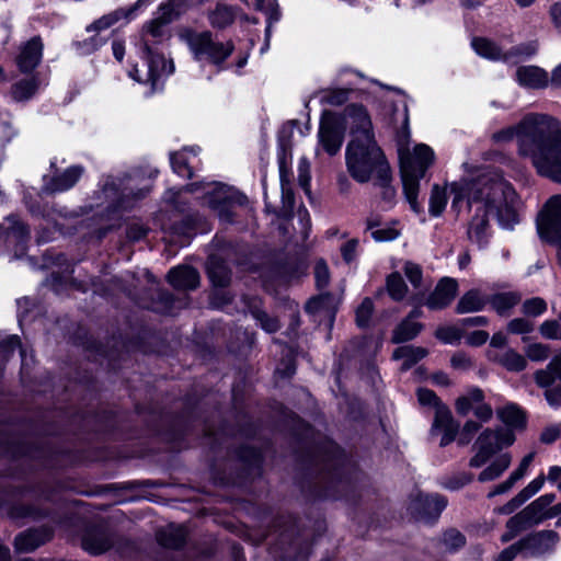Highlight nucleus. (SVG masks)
Returning <instances> with one entry per match:
<instances>
[{
	"mask_svg": "<svg viewBox=\"0 0 561 561\" xmlns=\"http://www.w3.org/2000/svg\"><path fill=\"white\" fill-rule=\"evenodd\" d=\"M37 81L34 78L22 79L12 85L11 94L15 101H25L34 95Z\"/></svg>",
	"mask_w": 561,
	"mask_h": 561,
	"instance_id": "obj_38",
	"label": "nucleus"
},
{
	"mask_svg": "<svg viewBox=\"0 0 561 561\" xmlns=\"http://www.w3.org/2000/svg\"><path fill=\"white\" fill-rule=\"evenodd\" d=\"M28 236V229L16 216H9L0 224V240H3L9 245L20 247L21 251L24 250V243Z\"/></svg>",
	"mask_w": 561,
	"mask_h": 561,
	"instance_id": "obj_18",
	"label": "nucleus"
},
{
	"mask_svg": "<svg viewBox=\"0 0 561 561\" xmlns=\"http://www.w3.org/2000/svg\"><path fill=\"white\" fill-rule=\"evenodd\" d=\"M252 316L266 332L273 333L279 329L277 319L270 317L265 311L255 309Z\"/></svg>",
	"mask_w": 561,
	"mask_h": 561,
	"instance_id": "obj_49",
	"label": "nucleus"
},
{
	"mask_svg": "<svg viewBox=\"0 0 561 561\" xmlns=\"http://www.w3.org/2000/svg\"><path fill=\"white\" fill-rule=\"evenodd\" d=\"M43 55V43L41 37L35 36L25 43L16 57V64L22 72L33 71L39 64Z\"/></svg>",
	"mask_w": 561,
	"mask_h": 561,
	"instance_id": "obj_20",
	"label": "nucleus"
},
{
	"mask_svg": "<svg viewBox=\"0 0 561 561\" xmlns=\"http://www.w3.org/2000/svg\"><path fill=\"white\" fill-rule=\"evenodd\" d=\"M158 542L171 549L181 548L186 540V530L182 526L169 525L157 533Z\"/></svg>",
	"mask_w": 561,
	"mask_h": 561,
	"instance_id": "obj_26",
	"label": "nucleus"
},
{
	"mask_svg": "<svg viewBox=\"0 0 561 561\" xmlns=\"http://www.w3.org/2000/svg\"><path fill=\"white\" fill-rule=\"evenodd\" d=\"M545 477L539 476L534 479L527 486H525L520 492L517 493V496L525 503L528 499L535 495L543 485Z\"/></svg>",
	"mask_w": 561,
	"mask_h": 561,
	"instance_id": "obj_59",
	"label": "nucleus"
},
{
	"mask_svg": "<svg viewBox=\"0 0 561 561\" xmlns=\"http://www.w3.org/2000/svg\"><path fill=\"white\" fill-rule=\"evenodd\" d=\"M450 194L453 208H459L463 202L468 206L480 204L468 228L469 239L480 247L486 242L488 214L493 213L504 228H512L518 221V198L514 188L505 182L486 178L454 182L450 184Z\"/></svg>",
	"mask_w": 561,
	"mask_h": 561,
	"instance_id": "obj_1",
	"label": "nucleus"
},
{
	"mask_svg": "<svg viewBox=\"0 0 561 561\" xmlns=\"http://www.w3.org/2000/svg\"><path fill=\"white\" fill-rule=\"evenodd\" d=\"M116 536L102 525L90 527L82 536V548L91 554H101L111 549Z\"/></svg>",
	"mask_w": 561,
	"mask_h": 561,
	"instance_id": "obj_13",
	"label": "nucleus"
},
{
	"mask_svg": "<svg viewBox=\"0 0 561 561\" xmlns=\"http://www.w3.org/2000/svg\"><path fill=\"white\" fill-rule=\"evenodd\" d=\"M519 300L520 296L515 293H500L493 295L489 301L500 316H504L510 309L516 306Z\"/></svg>",
	"mask_w": 561,
	"mask_h": 561,
	"instance_id": "obj_35",
	"label": "nucleus"
},
{
	"mask_svg": "<svg viewBox=\"0 0 561 561\" xmlns=\"http://www.w3.org/2000/svg\"><path fill=\"white\" fill-rule=\"evenodd\" d=\"M417 398L421 404L423 405H432L435 407L436 410L438 407H444L440 404L438 397L435 394L433 390L421 388L417 390Z\"/></svg>",
	"mask_w": 561,
	"mask_h": 561,
	"instance_id": "obj_62",
	"label": "nucleus"
},
{
	"mask_svg": "<svg viewBox=\"0 0 561 561\" xmlns=\"http://www.w3.org/2000/svg\"><path fill=\"white\" fill-rule=\"evenodd\" d=\"M493 138H516L519 154L529 158L538 173L561 183V123L557 118L530 113L516 126L495 133Z\"/></svg>",
	"mask_w": 561,
	"mask_h": 561,
	"instance_id": "obj_2",
	"label": "nucleus"
},
{
	"mask_svg": "<svg viewBox=\"0 0 561 561\" xmlns=\"http://www.w3.org/2000/svg\"><path fill=\"white\" fill-rule=\"evenodd\" d=\"M428 352L426 348L421 346L404 345L394 350L392 358L402 360L401 370H408L419 360L427 356Z\"/></svg>",
	"mask_w": 561,
	"mask_h": 561,
	"instance_id": "obj_27",
	"label": "nucleus"
},
{
	"mask_svg": "<svg viewBox=\"0 0 561 561\" xmlns=\"http://www.w3.org/2000/svg\"><path fill=\"white\" fill-rule=\"evenodd\" d=\"M204 203L207 204L209 208L217 211L222 220L231 221L233 206L245 205L248 198L245 195L230 187L215 183L214 187L207 191Z\"/></svg>",
	"mask_w": 561,
	"mask_h": 561,
	"instance_id": "obj_8",
	"label": "nucleus"
},
{
	"mask_svg": "<svg viewBox=\"0 0 561 561\" xmlns=\"http://www.w3.org/2000/svg\"><path fill=\"white\" fill-rule=\"evenodd\" d=\"M534 379L538 387L546 390L557 385L556 380L558 377L552 369H549V366L547 365L545 369H538L535 371Z\"/></svg>",
	"mask_w": 561,
	"mask_h": 561,
	"instance_id": "obj_46",
	"label": "nucleus"
},
{
	"mask_svg": "<svg viewBox=\"0 0 561 561\" xmlns=\"http://www.w3.org/2000/svg\"><path fill=\"white\" fill-rule=\"evenodd\" d=\"M404 274L414 288H420L423 279V271L419 264L405 262L403 266Z\"/></svg>",
	"mask_w": 561,
	"mask_h": 561,
	"instance_id": "obj_50",
	"label": "nucleus"
},
{
	"mask_svg": "<svg viewBox=\"0 0 561 561\" xmlns=\"http://www.w3.org/2000/svg\"><path fill=\"white\" fill-rule=\"evenodd\" d=\"M450 365L458 370H468L472 367V360L467 354L457 352L451 356Z\"/></svg>",
	"mask_w": 561,
	"mask_h": 561,
	"instance_id": "obj_63",
	"label": "nucleus"
},
{
	"mask_svg": "<svg viewBox=\"0 0 561 561\" xmlns=\"http://www.w3.org/2000/svg\"><path fill=\"white\" fill-rule=\"evenodd\" d=\"M51 538L53 529L47 526L31 528L15 536L14 547L19 552H32Z\"/></svg>",
	"mask_w": 561,
	"mask_h": 561,
	"instance_id": "obj_16",
	"label": "nucleus"
},
{
	"mask_svg": "<svg viewBox=\"0 0 561 561\" xmlns=\"http://www.w3.org/2000/svg\"><path fill=\"white\" fill-rule=\"evenodd\" d=\"M84 173L81 165H72L62 172H56L45 181L44 191L47 193H61L73 187Z\"/></svg>",
	"mask_w": 561,
	"mask_h": 561,
	"instance_id": "obj_17",
	"label": "nucleus"
},
{
	"mask_svg": "<svg viewBox=\"0 0 561 561\" xmlns=\"http://www.w3.org/2000/svg\"><path fill=\"white\" fill-rule=\"evenodd\" d=\"M348 93L350 90L346 89L329 90L324 92L322 100L327 104L339 106L348 100Z\"/></svg>",
	"mask_w": 561,
	"mask_h": 561,
	"instance_id": "obj_55",
	"label": "nucleus"
},
{
	"mask_svg": "<svg viewBox=\"0 0 561 561\" xmlns=\"http://www.w3.org/2000/svg\"><path fill=\"white\" fill-rule=\"evenodd\" d=\"M473 479V476L469 472H459L453 477L445 479L443 482V486L448 490H459L462 486L470 483Z\"/></svg>",
	"mask_w": 561,
	"mask_h": 561,
	"instance_id": "obj_52",
	"label": "nucleus"
},
{
	"mask_svg": "<svg viewBox=\"0 0 561 561\" xmlns=\"http://www.w3.org/2000/svg\"><path fill=\"white\" fill-rule=\"evenodd\" d=\"M238 9L233 5L217 2L216 5L207 10V20L213 28L225 30L233 24L237 18Z\"/></svg>",
	"mask_w": 561,
	"mask_h": 561,
	"instance_id": "obj_23",
	"label": "nucleus"
},
{
	"mask_svg": "<svg viewBox=\"0 0 561 561\" xmlns=\"http://www.w3.org/2000/svg\"><path fill=\"white\" fill-rule=\"evenodd\" d=\"M447 203V196L444 188L439 185H433L431 197H430V214L434 217L439 216L445 209Z\"/></svg>",
	"mask_w": 561,
	"mask_h": 561,
	"instance_id": "obj_41",
	"label": "nucleus"
},
{
	"mask_svg": "<svg viewBox=\"0 0 561 561\" xmlns=\"http://www.w3.org/2000/svg\"><path fill=\"white\" fill-rule=\"evenodd\" d=\"M486 302L488 300L479 290L471 289L459 299L456 306V312L460 314L477 312L482 310Z\"/></svg>",
	"mask_w": 561,
	"mask_h": 561,
	"instance_id": "obj_28",
	"label": "nucleus"
},
{
	"mask_svg": "<svg viewBox=\"0 0 561 561\" xmlns=\"http://www.w3.org/2000/svg\"><path fill=\"white\" fill-rule=\"evenodd\" d=\"M499 419L512 428H524L526 425L525 412L514 403L497 410Z\"/></svg>",
	"mask_w": 561,
	"mask_h": 561,
	"instance_id": "obj_30",
	"label": "nucleus"
},
{
	"mask_svg": "<svg viewBox=\"0 0 561 561\" xmlns=\"http://www.w3.org/2000/svg\"><path fill=\"white\" fill-rule=\"evenodd\" d=\"M442 542L447 550L456 551L465 546L466 538L459 530L451 528L444 533Z\"/></svg>",
	"mask_w": 561,
	"mask_h": 561,
	"instance_id": "obj_43",
	"label": "nucleus"
},
{
	"mask_svg": "<svg viewBox=\"0 0 561 561\" xmlns=\"http://www.w3.org/2000/svg\"><path fill=\"white\" fill-rule=\"evenodd\" d=\"M194 3V0H168L159 5V9L171 20H178Z\"/></svg>",
	"mask_w": 561,
	"mask_h": 561,
	"instance_id": "obj_39",
	"label": "nucleus"
},
{
	"mask_svg": "<svg viewBox=\"0 0 561 561\" xmlns=\"http://www.w3.org/2000/svg\"><path fill=\"white\" fill-rule=\"evenodd\" d=\"M387 291L396 301H400L405 297L408 286L399 273H392L387 277Z\"/></svg>",
	"mask_w": 561,
	"mask_h": 561,
	"instance_id": "obj_40",
	"label": "nucleus"
},
{
	"mask_svg": "<svg viewBox=\"0 0 561 561\" xmlns=\"http://www.w3.org/2000/svg\"><path fill=\"white\" fill-rule=\"evenodd\" d=\"M457 290L458 284L456 279L449 277L442 278L427 297L425 306L431 310L445 309L456 297Z\"/></svg>",
	"mask_w": 561,
	"mask_h": 561,
	"instance_id": "obj_15",
	"label": "nucleus"
},
{
	"mask_svg": "<svg viewBox=\"0 0 561 561\" xmlns=\"http://www.w3.org/2000/svg\"><path fill=\"white\" fill-rule=\"evenodd\" d=\"M434 161V151L427 145L421 144L414 148L413 154L401 162V178L404 196L414 213H421L417 202L420 180Z\"/></svg>",
	"mask_w": 561,
	"mask_h": 561,
	"instance_id": "obj_6",
	"label": "nucleus"
},
{
	"mask_svg": "<svg viewBox=\"0 0 561 561\" xmlns=\"http://www.w3.org/2000/svg\"><path fill=\"white\" fill-rule=\"evenodd\" d=\"M179 37L188 46L195 60L208 62L218 69L234 51L231 39L217 41L210 31L197 32L192 27H182Z\"/></svg>",
	"mask_w": 561,
	"mask_h": 561,
	"instance_id": "obj_5",
	"label": "nucleus"
},
{
	"mask_svg": "<svg viewBox=\"0 0 561 561\" xmlns=\"http://www.w3.org/2000/svg\"><path fill=\"white\" fill-rule=\"evenodd\" d=\"M471 44L478 55L492 60H503L504 53L495 43L483 37H476Z\"/></svg>",
	"mask_w": 561,
	"mask_h": 561,
	"instance_id": "obj_34",
	"label": "nucleus"
},
{
	"mask_svg": "<svg viewBox=\"0 0 561 561\" xmlns=\"http://www.w3.org/2000/svg\"><path fill=\"white\" fill-rule=\"evenodd\" d=\"M533 526H535V524L533 523V520L530 519V517L527 515V513L524 510H522L516 515L512 516L506 522V528L513 529L517 534H519L524 530H527V529L531 528Z\"/></svg>",
	"mask_w": 561,
	"mask_h": 561,
	"instance_id": "obj_44",
	"label": "nucleus"
},
{
	"mask_svg": "<svg viewBox=\"0 0 561 561\" xmlns=\"http://www.w3.org/2000/svg\"><path fill=\"white\" fill-rule=\"evenodd\" d=\"M455 410L460 416H467L472 411L481 424L488 423L493 417V409L484 402V392L478 387H472L466 394L460 396L455 402Z\"/></svg>",
	"mask_w": 561,
	"mask_h": 561,
	"instance_id": "obj_10",
	"label": "nucleus"
},
{
	"mask_svg": "<svg viewBox=\"0 0 561 561\" xmlns=\"http://www.w3.org/2000/svg\"><path fill=\"white\" fill-rule=\"evenodd\" d=\"M447 505V500L439 494H419L410 505L413 515L422 522L436 520Z\"/></svg>",
	"mask_w": 561,
	"mask_h": 561,
	"instance_id": "obj_12",
	"label": "nucleus"
},
{
	"mask_svg": "<svg viewBox=\"0 0 561 561\" xmlns=\"http://www.w3.org/2000/svg\"><path fill=\"white\" fill-rule=\"evenodd\" d=\"M314 278L319 289L325 288L330 283V272L324 260L320 259L314 265Z\"/></svg>",
	"mask_w": 561,
	"mask_h": 561,
	"instance_id": "obj_51",
	"label": "nucleus"
},
{
	"mask_svg": "<svg viewBox=\"0 0 561 561\" xmlns=\"http://www.w3.org/2000/svg\"><path fill=\"white\" fill-rule=\"evenodd\" d=\"M433 427L443 432V436L439 442L440 447L449 445L456 438L458 439L459 423L454 420L451 412L447 407H438L435 411Z\"/></svg>",
	"mask_w": 561,
	"mask_h": 561,
	"instance_id": "obj_19",
	"label": "nucleus"
},
{
	"mask_svg": "<svg viewBox=\"0 0 561 561\" xmlns=\"http://www.w3.org/2000/svg\"><path fill=\"white\" fill-rule=\"evenodd\" d=\"M537 49L538 45L536 42L520 44L505 51L503 55V60L511 61L519 56H533L536 54Z\"/></svg>",
	"mask_w": 561,
	"mask_h": 561,
	"instance_id": "obj_45",
	"label": "nucleus"
},
{
	"mask_svg": "<svg viewBox=\"0 0 561 561\" xmlns=\"http://www.w3.org/2000/svg\"><path fill=\"white\" fill-rule=\"evenodd\" d=\"M171 165L175 173L181 176H192V171L187 165L186 159L181 153H172L170 157Z\"/></svg>",
	"mask_w": 561,
	"mask_h": 561,
	"instance_id": "obj_57",
	"label": "nucleus"
},
{
	"mask_svg": "<svg viewBox=\"0 0 561 561\" xmlns=\"http://www.w3.org/2000/svg\"><path fill=\"white\" fill-rule=\"evenodd\" d=\"M524 511L527 513L535 525H538L542 520L551 517L549 512L541 510L535 501L527 505Z\"/></svg>",
	"mask_w": 561,
	"mask_h": 561,
	"instance_id": "obj_61",
	"label": "nucleus"
},
{
	"mask_svg": "<svg viewBox=\"0 0 561 561\" xmlns=\"http://www.w3.org/2000/svg\"><path fill=\"white\" fill-rule=\"evenodd\" d=\"M167 14L158 8L157 16L146 22L141 28V50L146 59L147 71L142 72L136 65L131 77L138 82L156 84L157 80L164 73H171L172 69L167 68V60L163 55L153 51L151 45L161 43L169 37L168 25L172 23Z\"/></svg>",
	"mask_w": 561,
	"mask_h": 561,
	"instance_id": "obj_4",
	"label": "nucleus"
},
{
	"mask_svg": "<svg viewBox=\"0 0 561 561\" xmlns=\"http://www.w3.org/2000/svg\"><path fill=\"white\" fill-rule=\"evenodd\" d=\"M435 336L444 343L453 344L461 339L462 331L453 325L439 327L435 331Z\"/></svg>",
	"mask_w": 561,
	"mask_h": 561,
	"instance_id": "obj_47",
	"label": "nucleus"
},
{
	"mask_svg": "<svg viewBox=\"0 0 561 561\" xmlns=\"http://www.w3.org/2000/svg\"><path fill=\"white\" fill-rule=\"evenodd\" d=\"M346 124L352 139L375 138L373 123L368 111L362 104H350L344 110Z\"/></svg>",
	"mask_w": 561,
	"mask_h": 561,
	"instance_id": "obj_11",
	"label": "nucleus"
},
{
	"mask_svg": "<svg viewBox=\"0 0 561 561\" xmlns=\"http://www.w3.org/2000/svg\"><path fill=\"white\" fill-rule=\"evenodd\" d=\"M525 353L530 360L541 362L549 357L550 348L548 345L534 343L526 347Z\"/></svg>",
	"mask_w": 561,
	"mask_h": 561,
	"instance_id": "obj_54",
	"label": "nucleus"
},
{
	"mask_svg": "<svg viewBox=\"0 0 561 561\" xmlns=\"http://www.w3.org/2000/svg\"><path fill=\"white\" fill-rule=\"evenodd\" d=\"M512 457L508 453L497 456L485 469H483L478 480L480 482L493 481L502 476V473L511 466Z\"/></svg>",
	"mask_w": 561,
	"mask_h": 561,
	"instance_id": "obj_29",
	"label": "nucleus"
},
{
	"mask_svg": "<svg viewBox=\"0 0 561 561\" xmlns=\"http://www.w3.org/2000/svg\"><path fill=\"white\" fill-rule=\"evenodd\" d=\"M534 329L533 322L524 319V318H516L508 322L507 330L510 333L513 334H524L529 333Z\"/></svg>",
	"mask_w": 561,
	"mask_h": 561,
	"instance_id": "obj_58",
	"label": "nucleus"
},
{
	"mask_svg": "<svg viewBox=\"0 0 561 561\" xmlns=\"http://www.w3.org/2000/svg\"><path fill=\"white\" fill-rule=\"evenodd\" d=\"M547 309V304L542 298L535 297L531 299L526 300L523 304V311L527 316H539L542 312H545Z\"/></svg>",
	"mask_w": 561,
	"mask_h": 561,
	"instance_id": "obj_56",
	"label": "nucleus"
},
{
	"mask_svg": "<svg viewBox=\"0 0 561 561\" xmlns=\"http://www.w3.org/2000/svg\"><path fill=\"white\" fill-rule=\"evenodd\" d=\"M282 199L283 206L280 209V215L283 217H290L295 204L294 193L289 187V182L282 183Z\"/></svg>",
	"mask_w": 561,
	"mask_h": 561,
	"instance_id": "obj_53",
	"label": "nucleus"
},
{
	"mask_svg": "<svg viewBox=\"0 0 561 561\" xmlns=\"http://www.w3.org/2000/svg\"><path fill=\"white\" fill-rule=\"evenodd\" d=\"M168 280L175 289L193 290L199 285V274L191 266H178L169 272Z\"/></svg>",
	"mask_w": 561,
	"mask_h": 561,
	"instance_id": "obj_22",
	"label": "nucleus"
},
{
	"mask_svg": "<svg viewBox=\"0 0 561 561\" xmlns=\"http://www.w3.org/2000/svg\"><path fill=\"white\" fill-rule=\"evenodd\" d=\"M346 167L351 176L358 183H367L388 178L389 162L375 138L351 139L346 147Z\"/></svg>",
	"mask_w": 561,
	"mask_h": 561,
	"instance_id": "obj_3",
	"label": "nucleus"
},
{
	"mask_svg": "<svg viewBox=\"0 0 561 561\" xmlns=\"http://www.w3.org/2000/svg\"><path fill=\"white\" fill-rule=\"evenodd\" d=\"M318 136L323 149L330 156H334L340 150L344 138L340 122L332 115L322 117Z\"/></svg>",
	"mask_w": 561,
	"mask_h": 561,
	"instance_id": "obj_14",
	"label": "nucleus"
},
{
	"mask_svg": "<svg viewBox=\"0 0 561 561\" xmlns=\"http://www.w3.org/2000/svg\"><path fill=\"white\" fill-rule=\"evenodd\" d=\"M335 298L330 293L320 294L311 298L306 305V311L309 313H317L325 311L331 313L335 309Z\"/></svg>",
	"mask_w": 561,
	"mask_h": 561,
	"instance_id": "obj_36",
	"label": "nucleus"
},
{
	"mask_svg": "<svg viewBox=\"0 0 561 561\" xmlns=\"http://www.w3.org/2000/svg\"><path fill=\"white\" fill-rule=\"evenodd\" d=\"M539 331L542 336L547 339H560L561 340V330L558 321L556 320H547L545 321L540 328Z\"/></svg>",
	"mask_w": 561,
	"mask_h": 561,
	"instance_id": "obj_60",
	"label": "nucleus"
},
{
	"mask_svg": "<svg viewBox=\"0 0 561 561\" xmlns=\"http://www.w3.org/2000/svg\"><path fill=\"white\" fill-rule=\"evenodd\" d=\"M543 394L550 407L559 408L561 405V383L546 389Z\"/></svg>",
	"mask_w": 561,
	"mask_h": 561,
	"instance_id": "obj_64",
	"label": "nucleus"
},
{
	"mask_svg": "<svg viewBox=\"0 0 561 561\" xmlns=\"http://www.w3.org/2000/svg\"><path fill=\"white\" fill-rule=\"evenodd\" d=\"M515 435L511 428H484L477 437L472 449L476 454L470 458L471 468L484 466L495 454L513 445Z\"/></svg>",
	"mask_w": 561,
	"mask_h": 561,
	"instance_id": "obj_7",
	"label": "nucleus"
},
{
	"mask_svg": "<svg viewBox=\"0 0 561 561\" xmlns=\"http://www.w3.org/2000/svg\"><path fill=\"white\" fill-rule=\"evenodd\" d=\"M481 427L482 425L478 421H466L462 427H459L457 444L459 446L469 445L472 442L473 437L477 435V433L481 430Z\"/></svg>",
	"mask_w": 561,
	"mask_h": 561,
	"instance_id": "obj_42",
	"label": "nucleus"
},
{
	"mask_svg": "<svg viewBox=\"0 0 561 561\" xmlns=\"http://www.w3.org/2000/svg\"><path fill=\"white\" fill-rule=\"evenodd\" d=\"M121 183L117 184L115 179L108 178L103 186V194L108 201V207L125 208L127 207L124 202V197L128 196L129 193L119 192Z\"/></svg>",
	"mask_w": 561,
	"mask_h": 561,
	"instance_id": "obj_33",
	"label": "nucleus"
},
{
	"mask_svg": "<svg viewBox=\"0 0 561 561\" xmlns=\"http://www.w3.org/2000/svg\"><path fill=\"white\" fill-rule=\"evenodd\" d=\"M423 329L420 322L404 319L394 330L392 334L393 343H403L414 339Z\"/></svg>",
	"mask_w": 561,
	"mask_h": 561,
	"instance_id": "obj_32",
	"label": "nucleus"
},
{
	"mask_svg": "<svg viewBox=\"0 0 561 561\" xmlns=\"http://www.w3.org/2000/svg\"><path fill=\"white\" fill-rule=\"evenodd\" d=\"M374 305L371 299L365 298L356 309V323L358 327H367L373 314Z\"/></svg>",
	"mask_w": 561,
	"mask_h": 561,
	"instance_id": "obj_48",
	"label": "nucleus"
},
{
	"mask_svg": "<svg viewBox=\"0 0 561 561\" xmlns=\"http://www.w3.org/2000/svg\"><path fill=\"white\" fill-rule=\"evenodd\" d=\"M560 536L557 531L545 529L531 533L518 540L524 558H541L554 552Z\"/></svg>",
	"mask_w": 561,
	"mask_h": 561,
	"instance_id": "obj_9",
	"label": "nucleus"
},
{
	"mask_svg": "<svg viewBox=\"0 0 561 561\" xmlns=\"http://www.w3.org/2000/svg\"><path fill=\"white\" fill-rule=\"evenodd\" d=\"M8 514L13 519L30 518L35 520L44 517L46 515V511L37 505L18 502L11 505Z\"/></svg>",
	"mask_w": 561,
	"mask_h": 561,
	"instance_id": "obj_31",
	"label": "nucleus"
},
{
	"mask_svg": "<svg viewBox=\"0 0 561 561\" xmlns=\"http://www.w3.org/2000/svg\"><path fill=\"white\" fill-rule=\"evenodd\" d=\"M499 363L510 371H522L527 366L526 358L514 350H507L499 356Z\"/></svg>",
	"mask_w": 561,
	"mask_h": 561,
	"instance_id": "obj_37",
	"label": "nucleus"
},
{
	"mask_svg": "<svg viewBox=\"0 0 561 561\" xmlns=\"http://www.w3.org/2000/svg\"><path fill=\"white\" fill-rule=\"evenodd\" d=\"M207 274L214 286L226 287L231 280V272L225 261L217 254L209 255L207 260Z\"/></svg>",
	"mask_w": 561,
	"mask_h": 561,
	"instance_id": "obj_25",
	"label": "nucleus"
},
{
	"mask_svg": "<svg viewBox=\"0 0 561 561\" xmlns=\"http://www.w3.org/2000/svg\"><path fill=\"white\" fill-rule=\"evenodd\" d=\"M517 82L528 89H542L548 85V73L537 66H523L516 70Z\"/></svg>",
	"mask_w": 561,
	"mask_h": 561,
	"instance_id": "obj_24",
	"label": "nucleus"
},
{
	"mask_svg": "<svg viewBox=\"0 0 561 561\" xmlns=\"http://www.w3.org/2000/svg\"><path fill=\"white\" fill-rule=\"evenodd\" d=\"M150 0H138L131 7L119 8L108 14L101 16L87 27V32H100L117 23L122 19H129L138 9L147 4Z\"/></svg>",
	"mask_w": 561,
	"mask_h": 561,
	"instance_id": "obj_21",
	"label": "nucleus"
}]
</instances>
